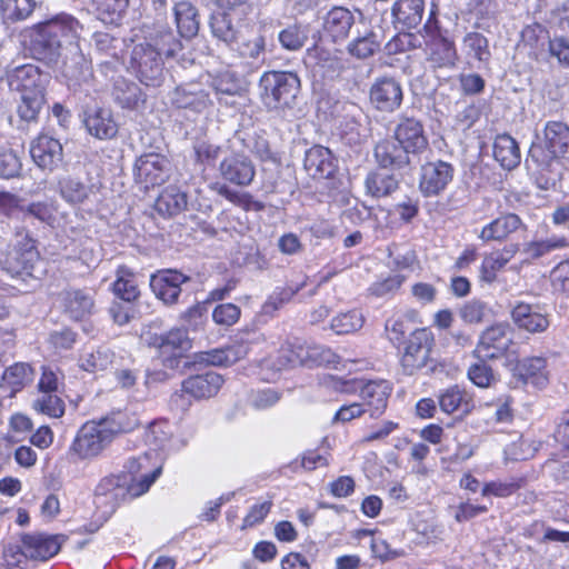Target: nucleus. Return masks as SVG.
<instances>
[{
    "label": "nucleus",
    "instance_id": "nucleus-1",
    "mask_svg": "<svg viewBox=\"0 0 569 569\" xmlns=\"http://www.w3.org/2000/svg\"><path fill=\"white\" fill-rule=\"evenodd\" d=\"M405 322H411L413 326L421 323L419 313L411 310L393 323V331L397 332L396 348L400 370L406 376H412L431 361L436 338L428 327L413 328L409 333H406Z\"/></svg>",
    "mask_w": 569,
    "mask_h": 569
},
{
    "label": "nucleus",
    "instance_id": "nucleus-2",
    "mask_svg": "<svg viewBox=\"0 0 569 569\" xmlns=\"http://www.w3.org/2000/svg\"><path fill=\"white\" fill-rule=\"evenodd\" d=\"M50 76L32 63L13 68L7 73V82L11 91L20 94L18 114L24 121H32L44 103V90Z\"/></svg>",
    "mask_w": 569,
    "mask_h": 569
},
{
    "label": "nucleus",
    "instance_id": "nucleus-3",
    "mask_svg": "<svg viewBox=\"0 0 569 569\" xmlns=\"http://www.w3.org/2000/svg\"><path fill=\"white\" fill-rule=\"evenodd\" d=\"M83 27L70 14H58L39 24L37 44L43 59L56 61L61 56L63 43L74 44L80 38Z\"/></svg>",
    "mask_w": 569,
    "mask_h": 569
},
{
    "label": "nucleus",
    "instance_id": "nucleus-4",
    "mask_svg": "<svg viewBox=\"0 0 569 569\" xmlns=\"http://www.w3.org/2000/svg\"><path fill=\"white\" fill-rule=\"evenodd\" d=\"M542 141L532 143L529 157L539 167H549L557 160L569 159V126L549 120L542 130Z\"/></svg>",
    "mask_w": 569,
    "mask_h": 569
},
{
    "label": "nucleus",
    "instance_id": "nucleus-5",
    "mask_svg": "<svg viewBox=\"0 0 569 569\" xmlns=\"http://www.w3.org/2000/svg\"><path fill=\"white\" fill-rule=\"evenodd\" d=\"M261 98L269 109L290 106L296 99L300 80L296 73L287 71H267L260 78Z\"/></svg>",
    "mask_w": 569,
    "mask_h": 569
},
{
    "label": "nucleus",
    "instance_id": "nucleus-6",
    "mask_svg": "<svg viewBox=\"0 0 569 569\" xmlns=\"http://www.w3.org/2000/svg\"><path fill=\"white\" fill-rule=\"evenodd\" d=\"M472 355L482 360L509 359L516 356L512 331L507 322H497L486 328Z\"/></svg>",
    "mask_w": 569,
    "mask_h": 569
},
{
    "label": "nucleus",
    "instance_id": "nucleus-7",
    "mask_svg": "<svg viewBox=\"0 0 569 569\" xmlns=\"http://www.w3.org/2000/svg\"><path fill=\"white\" fill-rule=\"evenodd\" d=\"M111 442L99 421H88L77 431L67 453L73 462L91 461L101 456Z\"/></svg>",
    "mask_w": 569,
    "mask_h": 569
},
{
    "label": "nucleus",
    "instance_id": "nucleus-8",
    "mask_svg": "<svg viewBox=\"0 0 569 569\" xmlns=\"http://www.w3.org/2000/svg\"><path fill=\"white\" fill-rule=\"evenodd\" d=\"M162 458L154 450L131 457L124 465L133 497L144 495L162 472Z\"/></svg>",
    "mask_w": 569,
    "mask_h": 569
},
{
    "label": "nucleus",
    "instance_id": "nucleus-9",
    "mask_svg": "<svg viewBox=\"0 0 569 569\" xmlns=\"http://www.w3.org/2000/svg\"><path fill=\"white\" fill-rule=\"evenodd\" d=\"M129 68L146 86L157 87L162 80L163 62L151 42L134 46Z\"/></svg>",
    "mask_w": 569,
    "mask_h": 569
},
{
    "label": "nucleus",
    "instance_id": "nucleus-10",
    "mask_svg": "<svg viewBox=\"0 0 569 569\" xmlns=\"http://www.w3.org/2000/svg\"><path fill=\"white\" fill-rule=\"evenodd\" d=\"M143 338L149 346L160 350L163 366L171 370L179 368L184 352L191 348L187 331L180 328L172 329L164 335L146 333Z\"/></svg>",
    "mask_w": 569,
    "mask_h": 569
},
{
    "label": "nucleus",
    "instance_id": "nucleus-11",
    "mask_svg": "<svg viewBox=\"0 0 569 569\" xmlns=\"http://www.w3.org/2000/svg\"><path fill=\"white\" fill-rule=\"evenodd\" d=\"M127 475H109L100 479L94 489V503L104 513H113L120 503L133 499Z\"/></svg>",
    "mask_w": 569,
    "mask_h": 569
},
{
    "label": "nucleus",
    "instance_id": "nucleus-12",
    "mask_svg": "<svg viewBox=\"0 0 569 569\" xmlns=\"http://www.w3.org/2000/svg\"><path fill=\"white\" fill-rule=\"evenodd\" d=\"M455 177V167L447 161H427L420 168L418 187L425 198L438 197L445 192Z\"/></svg>",
    "mask_w": 569,
    "mask_h": 569
},
{
    "label": "nucleus",
    "instance_id": "nucleus-13",
    "mask_svg": "<svg viewBox=\"0 0 569 569\" xmlns=\"http://www.w3.org/2000/svg\"><path fill=\"white\" fill-rule=\"evenodd\" d=\"M513 326L528 335H540L550 327V315L540 303L516 301L510 309Z\"/></svg>",
    "mask_w": 569,
    "mask_h": 569
},
{
    "label": "nucleus",
    "instance_id": "nucleus-14",
    "mask_svg": "<svg viewBox=\"0 0 569 569\" xmlns=\"http://www.w3.org/2000/svg\"><path fill=\"white\" fill-rule=\"evenodd\" d=\"M426 33L430 37L427 43L429 53L428 61L433 68H453L459 59L455 41L440 34V28L430 24V20L423 26Z\"/></svg>",
    "mask_w": 569,
    "mask_h": 569
},
{
    "label": "nucleus",
    "instance_id": "nucleus-15",
    "mask_svg": "<svg viewBox=\"0 0 569 569\" xmlns=\"http://www.w3.org/2000/svg\"><path fill=\"white\" fill-rule=\"evenodd\" d=\"M170 162L159 153H146L134 164L136 181L144 189L159 186L169 178Z\"/></svg>",
    "mask_w": 569,
    "mask_h": 569
},
{
    "label": "nucleus",
    "instance_id": "nucleus-16",
    "mask_svg": "<svg viewBox=\"0 0 569 569\" xmlns=\"http://www.w3.org/2000/svg\"><path fill=\"white\" fill-rule=\"evenodd\" d=\"M30 156L33 162L42 170L54 171L63 163V148L61 142L49 136L39 134L30 144Z\"/></svg>",
    "mask_w": 569,
    "mask_h": 569
},
{
    "label": "nucleus",
    "instance_id": "nucleus-17",
    "mask_svg": "<svg viewBox=\"0 0 569 569\" xmlns=\"http://www.w3.org/2000/svg\"><path fill=\"white\" fill-rule=\"evenodd\" d=\"M64 540L62 535L26 533L21 538V552L26 558L46 561L59 552Z\"/></svg>",
    "mask_w": 569,
    "mask_h": 569
},
{
    "label": "nucleus",
    "instance_id": "nucleus-18",
    "mask_svg": "<svg viewBox=\"0 0 569 569\" xmlns=\"http://www.w3.org/2000/svg\"><path fill=\"white\" fill-rule=\"evenodd\" d=\"M520 230H526L522 219L517 213L506 212L486 223L478 238L483 243H502L510 240L511 236Z\"/></svg>",
    "mask_w": 569,
    "mask_h": 569
},
{
    "label": "nucleus",
    "instance_id": "nucleus-19",
    "mask_svg": "<svg viewBox=\"0 0 569 569\" xmlns=\"http://www.w3.org/2000/svg\"><path fill=\"white\" fill-rule=\"evenodd\" d=\"M520 250V244L510 242L502 248L493 249L486 253L479 267V279L488 284L498 279L499 272L505 270L507 264L516 257Z\"/></svg>",
    "mask_w": 569,
    "mask_h": 569
},
{
    "label": "nucleus",
    "instance_id": "nucleus-20",
    "mask_svg": "<svg viewBox=\"0 0 569 569\" xmlns=\"http://www.w3.org/2000/svg\"><path fill=\"white\" fill-rule=\"evenodd\" d=\"M219 173L223 180L236 186L246 187L252 182L256 170L247 156L232 153L224 157L220 162Z\"/></svg>",
    "mask_w": 569,
    "mask_h": 569
},
{
    "label": "nucleus",
    "instance_id": "nucleus-21",
    "mask_svg": "<svg viewBox=\"0 0 569 569\" xmlns=\"http://www.w3.org/2000/svg\"><path fill=\"white\" fill-rule=\"evenodd\" d=\"M189 278L177 270H161L151 276L150 287L157 298L166 305L176 303L180 293L181 284Z\"/></svg>",
    "mask_w": 569,
    "mask_h": 569
},
{
    "label": "nucleus",
    "instance_id": "nucleus-22",
    "mask_svg": "<svg viewBox=\"0 0 569 569\" xmlns=\"http://www.w3.org/2000/svg\"><path fill=\"white\" fill-rule=\"evenodd\" d=\"M247 341H234L223 348L202 351L196 355V361L208 366L229 367L247 357L249 353Z\"/></svg>",
    "mask_w": 569,
    "mask_h": 569
},
{
    "label": "nucleus",
    "instance_id": "nucleus-23",
    "mask_svg": "<svg viewBox=\"0 0 569 569\" xmlns=\"http://www.w3.org/2000/svg\"><path fill=\"white\" fill-rule=\"evenodd\" d=\"M440 410L447 415L459 413L461 416L470 415L476 402L472 393L458 385L450 386L442 390L438 396Z\"/></svg>",
    "mask_w": 569,
    "mask_h": 569
},
{
    "label": "nucleus",
    "instance_id": "nucleus-24",
    "mask_svg": "<svg viewBox=\"0 0 569 569\" xmlns=\"http://www.w3.org/2000/svg\"><path fill=\"white\" fill-rule=\"evenodd\" d=\"M513 376L525 385L542 388L548 383L547 360L543 357H526L517 360Z\"/></svg>",
    "mask_w": 569,
    "mask_h": 569
},
{
    "label": "nucleus",
    "instance_id": "nucleus-25",
    "mask_svg": "<svg viewBox=\"0 0 569 569\" xmlns=\"http://www.w3.org/2000/svg\"><path fill=\"white\" fill-rule=\"evenodd\" d=\"M406 153H418L428 146V139L423 133L422 124L415 119H406L400 122L393 132Z\"/></svg>",
    "mask_w": 569,
    "mask_h": 569
},
{
    "label": "nucleus",
    "instance_id": "nucleus-26",
    "mask_svg": "<svg viewBox=\"0 0 569 569\" xmlns=\"http://www.w3.org/2000/svg\"><path fill=\"white\" fill-rule=\"evenodd\" d=\"M550 36L548 29L541 23L533 22L527 24L521 33L518 47L523 50L529 58L538 61L546 52V46L549 43Z\"/></svg>",
    "mask_w": 569,
    "mask_h": 569
},
{
    "label": "nucleus",
    "instance_id": "nucleus-27",
    "mask_svg": "<svg viewBox=\"0 0 569 569\" xmlns=\"http://www.w3.org/2000/svg\"><path fill=\"white\" fill-rule=\"evenodd\" d=\"M224 382L223 377L213 371L196 375L182 382V392L196 399L211 398L216 396Z\"/></svg>",
    "mask_w": 569,
    "mask_h": 569
},
{
    "label": "nucleus",
    "instance_id": "nucleus-28",
    "mask_svg": "<svg viewBox=\"0 0 569 569\" xmlns=\"http://www.w3.org/2000/svg\"><path fill=\"white\" fill-rule=\"evenodd\" d=\"M423 12V0H397L393 3L395 28L416 29L421 23Z\"/></svg>",
    "mask_w": 569,
    "mask_h": 569
},
{
    "label": "nucleus",
    "instance_id": "nucleus-29",
    "mask_svg": "<svg viewBox=\"0 0 569 569\" xmlns=\"http://www.w3.org/2000/svg\"><path fill=\"white\" fill-rule=\"evenodd\" d=\"M305 168L313 178H329L335 171L330 150L322 146L310 148L306 152Z\"/></svg>",
    "mask_w": 569,
    "mask_h": 569
},
{
    "label": "nucleus",
    "instance_id": "nucleus-30",
    "mask_svg": "<svg viewBox=\"0 0 569 569\" xmlns=\"http://www.w3.org/2000/svg\"><path fill=\"white\" fill-rule=\"evenodd\" d=\"M492 153L496 161L507 170L518 167L521 160L519 144L508 133H501L495 138Z\"/></svg>",
    "mask_w": 569,
    "mask_h": 569
},
{
    "label": "nucleus",
    "instance_id": "nucleus-31",
    "mask_svg": "<svg viewBox=\"0 0 569 569\" xmlns=\"http://www.w3.org/2000/svg\"><path fill=\"white\" fill-rule=\"evenodd\" d=\"M86 127L98 139H111L118 132V124L108 109L98 108L88 113Z\"/></svg>",
    "mask_w": 569,
    "mask_h": 569
},
{
    "label": "nucleus",
    "instance_id": "nucleus-32",
    "mask_svg": "<svg viewBox=\"0 0 569 569\" xmlns=\"http://www.w3.org/2000/svg\"><path fill=\"white\" fill-rule=\"evenodd\" d=\"M36 258L37 252L31 244L23 250L14 248L8 251L4 260H1L2 271L12 278L29 273Z\"/></svg>",
    "mask_w": 569,
    "mask_h": 569
},
{
    "label": "nucleus",
    "instance_id": "nucleus-33",
    "mask_svg": "<svg viewBox=\"0 0 569 569\" xmlns=\"http://www.w3.org/2000/svg\"><path fill=\"white\" fill-rule=\"evenodd\" d=\"M32 380V369L27 363H14L2 375L0 390L7 397H13Z\"/></svg>",
    "mask_w": 569,
    "mask_h": 569
},
{
    "label": "nucleus",
    "instance_id": "nucleus-34",
    "mask_svg": "<svg viewBox=\"0 0 569 569\" xmlns=\"http://www.w3.org/2000/svg\"><path fill=\"white\" fill-rule=\"evenodd\" d=\"M172 103L178 108L192 109L201 112L210 104L209 94L194 84L179 87L172 96Z\"/></svg>",
    "mask_w": 569,
    "mask_h": 569
},
{
    "label": "nucleus",
    "instance_id": "nucleus-35",
    "mask_svg": "<svg viewBox=\"0 0 569 569\" xmlns=\"http://www.w3.org/2000/svg\"><path fill=\"white\" fill-rule=\"evenodd\" d=\"M187 204V193L177 186H168L157 198L154 207L160 214L173 217L182 212Z\"/></svg>",
    "mask_w": 569,
    "mask_h": 569
},
{
    "label": "nucleus",
    "instance_id": "nucleus-36",
    "mask_svg": "<svg viewBox=\"0 0 569 569\" xmlns=\"http://www.w3.org/2000/svg\"><path fill=\"white\" fill-rule=\"evenodd\" d=\"M353 24L352 13L345 8L331 9L325 17L323 30L333 41L345 39Z\"/></svg>",
    "mask_w": 569,
    "mask_h": 569
},
{
    "label": "nucleus",
    "instance_id": "nucleus-37",
    "mask_svg": "<svg viewBox=\"0 0 569 569\" xmlns=\"http://www.w3.org/2000/svg\"><path fill=\"white\" fill-rule=\"evenodd\" d=\"M389 382L369 381L361 389V397L367 401L372 417H379L388 407Z\"/></svg>",
    "mask_w": 569,
    "mask_h": 569
},
{
    "label": "nucleus",
    "instance_id": "nucleus-38",
    "mask_svg": "<svg viewBox=\"0 0 569 569\" xmlns=\"http://www.w3.org/2000/svg\"><path fill=\"white\" fill-rule=\"evenodd\" d=\"M178 32L183 38H192L198 33L199 20L197 9L188 1L177 2L173 7Z\"/></svg>",
    "mask_w": 569,
    "mask_h": 569
},
{
    "label": "nucleus",
    "instance_id": "nucleus-39",
    "mask_svg": "<svg viewBox=\"0 0 569 569\" xmlns=\"http://www.w3.org/2000/svg\"><path fill=\"white\" fill-rule=\"evenodd\" d=\"M529 482L528 476L521 475L511 477L507 481L491 480L486 482L481 489L482 497L509 498L526 488Z\"/></svg>",
    "mask_w": 569,
    "mask_h": 569
},
{
    "label": "nucleus",
    "instance_id": "nucleus-40",
    "mask_svg": "<svg viewBox=\"0 0 569 569\" xmlns=\"http://www.w3.org/2000/svg\"><path fill=\"white\" fill-rule=\"evenodd\" d=\"M264 38L260 33L240 31L231 49L243 59L258 60L264 52Z\"/></svg>",
    "mask_w": 569,
    "mask_h": 569
},
{
    "label": "nucleus",
    "instance_id": "nucleus-41",
    "mask_svg": "<svg viewBox=\"0 0 569 569\" xmlns=\"http://www.w3.org/2000/svg\"><path fill=\"white\" fill-rule=\"evenodd\" d=\"M102 429L107 431L111 441L123 432H130L139 426V419L134 413L114 412L106 418L98 420Z\"/></svg>",
    "mask_w": 569,
    "mask_h": 569
},
{
    "label": "nucleus",
    "instance_id": "nucleus-42",
    "mask_svg": "<svg viewBox=\"0 0 569 569\" xmlns=\"http://www.w3.org/2000/svg\"><path fill=\"white\" fill-rule=\"evenodd\" d=\"M64 307L73 319H82L90 315L93 309V299L89 291L71 289L66 291Z\"/></svg>",
    "mask_w": 569,
    "mask_h": 569
},
{
    "label": "nucleus",
    "instance_id": "nucleus-43",
    "mask_svg": "<svg viewBox=\"0 0 569 569\" xmlns=\"http://www.w3.org/2000/svg\"><path fill=\"white\" fill-rule=\"evenodd\" d=\"M113 282V292L126 302H132L138 299L140 291L138 289L134 273L127 267H119Z\"/></svg>",
    "mask_w": 569,
    "mask_h": 569
},
{
    "label": "nucleus",
    "instance_id": "nucleus-44",
    "mask_svg": "<svg viewBox=\"0 0 569 569\" xmlns=\"http://www.w3.org/2000/svg\"><path fill=\"white\" fill-rule=\"evenodd\" d=\"M112 94L122 108L134 109L143 101L140 88L124 80L116 82Z\"/></svg>",
    "mask_w": 569,
    "mask_h": 569
},
{
    "label": "nucleus",
    "instance_id": "nucleus-45",
    "mask_svg": "<svg viewBox=\"0 0 569 569\" xmlns=\"http://www.w3.org/2000/svg\"><path fill=\"white\" fill-rule=\"evenodd\" d=\"M309 39V31L307 27L292 24L278 34V40L281 47L288 51L300 50Z\"/></svg>",
    "mask_w": 569,
    "mask_h": 569
},
{
    "label": "nucleus",
    "instance_id": "nucleus-46",
    "mask_svg": "<svg viewBox=\"0 0 569 569\" xmlns=\"http://www.w3.org/2000/svg\"><path fill=\"white\" fill-rule=\"evenodd\" d=\"M463 46L467 53L472 56L479 62L488 64L491 52L488 39L480 32H468L463 37Z\"/></svg>",
    "mask_w": 569,
    "mask_h": 569
},
{
    "label": "nucleus",
    "instance_id": "nucleus-47",
    "mask_svg": "<svg viewBox=\"0 0 569 569\" xmlns=\"http://www.w3.org/2000/svg\"><path fill=\"white\" fill-rule=\"evenodd\" d=\"M113 359V353L108 349H97L84 352L80 358V367L88 372L106 370Z\"/></svg>",
    "mask_w": 569,
    "mask_h": 569
},
{
    "label": "nucleus",
    "instance_id": "nucleus-48",
    "mask_svg": "<svg viewBox=\"0 0 569 569\" xmlns=\"http://www.w3.org/2000/svg\"><path fill=\"white\" fill-rule=\"evenodd\" d=\"M146 442L156 449L163 450L172 437V428L168 421L159 420L149 425L146 431Z\"/></svg>",
    "mask_w": 569,
    "mask_h": 569
},
{
    "label": "nucleus",
    "instance_id": "nucleus-49",
    "mask_svg": "<svg viewBox=\"0 0 569 569\" xmlns=\"http://www.w3.org/2000/svg\"><path fill=\"white\" fill-rule=\"evenodd\" d=\"M210 27L212 34L226 42L230 48L238 38L240 31H236L231 19L226 13H217L211 17Z\"/></svg>",
    "mask_w": 569,
    "mask_h": 569
},
{
    "label": "nucleus",
    "instance_id": "nucleus-50",
    "mask_svg": "<svg viewBox=\"0 0 569 569\" xmlns=\"http://www.w3.org/2000/svg\"><path fill=\"white\" fill-rule=\"evenodd\" d=\"M365 318L358 310L343 312L335 317L331 328L337 335H349L362 328Z\"/></svg>",
    "mask_w": 569,
    "mask_h": 569
},
{
    "label": "nucleus",
    "instance_id": "nucleus-51",
    "mask_svg": "<svg viewBox=\"0 0 569 569\" xmlns=\"http://www.w3.org/2000/svg\"><path fill=\"white\" fill-rule=\"evenodd\" d=\"M61 197L71 204L82 203L89 194V189L80 180L64 178L59 182Z\"/></svg>",
    "mask_w": 569,
    "mask_h": 569
},
{
    "label": "nucleus",
    "instance_id": "nucleus-52",
    "mask_svg": "<svg viewBox=\"0 0 569 569\" xmlns=\"http://www.w3.org/2000/svg\"><path fill=\"white\" fill-rule=\"evenodd\" d=\"M212 88L217 94L236 96L243 90V83L233 72L224 71L213 78Z\"/></svg>",
    "mask_w": 569,
    "mask_h": 569
},
{
    "label": "nucleus",
    "instance_id": "nucleus-53",
    "mask_svg": "<svg viewBox=\"0 0 569 569\" xmlns=\"http://www.w3.org/2000/svg\"><path fill=\"white\" fill-rule=\"evenodd\" d=\"M487 360L479 359L472 363L467 371L468 379L479 388H489L495 382V372Z\"/></svg>",
    "mask_w": 569,
    "mask_h": 569
},
{
    "label": "nucleus",
    "instance_id": "nucleus-54",
    "mask_svg": "<svg viewBox=\"0 0 569 569\" xmlns=\"http://www.w3.org/2000/svg\"><path fill=\"white\" fill-rule=\"evenodd\" d=\"M282 353L287 358V362L291 366H307L311 363V345L301 341L288 343L282 348Z\"/></svg>",
    "mask_w": 569,
    "mask_h": 569
},
{
    "label": "nucleus",
    "instance_id": "nucleus-55",
    "mask_svg": "<svg viewBox=\"0 0 569 569\" xmlns=\"http://www.w3.org/2000/svg\"><path fill=\"white\" fill-rule=\"evenodd\" d=\"M33 408L52 418H59L64 413L63 401L58 396L53 395V392L41 393L33 402Z\"/></svg>",
    "mask_w": 569,
    "mask_h": 569
},
{
    "label": "nucleus",
    "instance_id": "nucleus-56",
    "mask_svg": "<svg viewBox=\"0 0 569 569\" xmlns=\"http://www.w3.org/2000/svg\"><path fill=\"white\" fill-rule=\"evenodd\" d=\"M550 283L555 292L569 296V258L561 260L552 268Z\"/></svg>",
    "mask_w": 569,
    "mask_h": 569
},
{
    "label": "nucleus",
    "instance_id": "nucleus-57",
    "mask_svg": "<svg viewBox=\"0 0 569 569\" xmlns=\"http://www.w3.org/2000/svg\"><path fill=\"white\" fill-rule=\"evenodd\" d=\"M152 41L153 43L151 44L160 52V57L162 54L166 57H173L181 49V42L170 30L159 32Z\"/></svg>",
    "mask_w": 569,
    "mask_h": 569
},
{
    "label": "nucleus",
    "instance_id": "nucleus-58",
    "mask_svg": "<svg viewBox=\"0 0 569 569\" xmlns=\"http://www.w3.org/2000/svg\"><path fill=\"white\" fill-rule=\"evenodd\" d=\"M21 167L20 158L16 152L0 148V177L6 179L17 177Z\"/></svg>",
    "mask_w": 569,
    "mask_h": 569
},
{
    "label": "nucleus",
    "instance_id": "nucleus-59",
    "mask_svg": "<svg viewBox=\"0 0 569 569\" xmlns=\"http://www.w3.org/2000/svg\"><path fill=\"white\" fill-rule=\"evenodd\" d=\"M366 184L373 197H387L391 190V177L387 172L377 171L367 178Z\"/></svg>",
    "mask_w": 569,
    "mask_h": 569
},
{
    "label": "nucleus",
    "instance_id": "nucleus-60",
    "mask_svg": "<svg viewBox=\"0 0 569 569\" xmlns=\"http://www.w3.org/2000/svg\"><path fill=\"white\" fill-rule=\"evenodd\" d=\"M391 82L388 79L377 81L370 91V101L379 110H389Z\"/></svg>",
    "mask_w": 569,
    "mask_h": 569
},
{
    "label": "nucleus",
    "instance_id": "nucleus-61",
    "mask_svg": "<svg viewBox=\"0 0 569 569\" xmlns=\"http://www.w3.org/2000/svg\"><path fill=\"white\" fill-rule=\"evenodd\" d=\"M240 308L233 303H221L212 312L213 321L217 325L230 327L240 318Z\"/></svg>",
    "mask_w": 569,
    "mask_h": 569
},
{
    "label": "nucleus",
    "instance_id": "nucleus-62",
    "mask_svg": "<svg viewBox=\"0 0 569 569\" xmlns=\"http://www.w3.org/2000/svg\"><path fill=\"white\" fill-rule=\"evenodd\" d=\"M548 51L551 57L556 58L558 63L565 68H569V40L563 37L550 38Z\"/></svg>",
    "mask_w": 569,
    "mask_h": 569
},
{
    "label": "nucleus",
    "instance_id": "nucleus-63",
    "mask_svg": "<svg viewBox=\"0 0 569 569\" xmlns=\"http://www.w3.org/2000/svg\"><path fill=\"white\" fill-rule=\"evenodd\" d=\"M340 362V357L330 348L319 345H311V363L313 366H333Z\"/></svg>",
    "mask_w": 569,
    "mask_h": 569
},
{
    "label": "nucleus",
    "instance_id": "nucleus-64",
    "mask_svg": "<svg viewBox=\"0 0 569 569\" xmlns=\"http://www.w3.org/2000/svg\"><path fill=\"white\" fill-rule=\"evenodd\" d=\"M56 207L53 202H34L27 207L26 212L49 226L56 221Z\"/></svg>",
    "mask_w": 569,
    "mask_h": 569
}]
</instances>
